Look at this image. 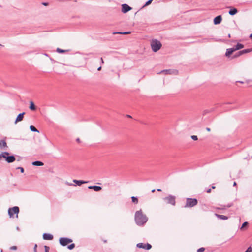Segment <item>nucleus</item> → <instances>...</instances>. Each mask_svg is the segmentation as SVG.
I'll list each match as a JSON object with an SVG mask.
<instances>
[{"instance_id":"nucleus-1","label":"nucleus","mask_w":252,"mask_h":252,"mask_svg":"<svg viewBox=\"0 0 252 252\" xmlns=\"http://www.w3.org/2000/svg\"><path fill=\"white\" fill-rule=\"evenodd\" d=\"M135 220L138 225H143L147 221V217L142 214L141 210L135 213Z\"/></svg>"},{"instance_id":"nucleus-2","label":"nucleus","mask_w":252,"mask_h":252,"mask_svg":"<svg viewBox=\"0 0 252 252\" xmlns=\"http://www.w3.org/2000/svg\"><path fill=\"white\" fill-rule=\"evenodd\" d=\"M151 46L152 50L156 52L158 51L161 47V44L160 41L157 39L153 40L151 42Z\"/></svg>"},{"instance_id":"nucleus-3","label":"nucleus","mask_w":252,"mask_h":252,"mask_svg":"<svg viewBox=\"0 0 252 252\" xmlns=\"http://www.w3.org/2000/svg\"><path fill=\"white\" fill-rule=\"evenodd\" d=\"M197 204V200L195 198H187L186 203L185 206V208L192 207Z\"/></svg>"},{"instance_id":"nucleus-4","label":"nucleus","mask_w":252,"mask_h":252,"mask_svg":"<svg viewBox=\"0 0 252 252\" xmlns=\"http://www.w3.org/2000/svg\"><path fill=\"white\" fill-rule=\"evenodd\" d=\"M60 243L61 245L65 246L68 244L72 242V240L67 238H61L59 240Z\"/></svg>"},{"instance_id":"nucleus-5","label":"nucleus","mask_w":252,"mask_h":252,"mask_svg":"<svg viewBox=\"0 0 252 252\" xmlns=\"http://www.w3.org/2000/svg\"><path fill=\"white\" fill-rule=\"evenodd\" d=\"M164 200L167 202V203L175 205V198L172 196H169L164 198Z\"/></svg>"},{"instance_id":"nucleus-6","label":"nucleus","mask_w":252,"mask_h":252,"mask_svg":"<svg viewBox=\"0 0 252 252\" xmlns=\"http://www.w3.org/2000/svg\"><path fill=\"white\" fill-rule=\"evenodd\" d=\"M137 247L139 248H143L146 250H149L151 248L152 246L150 244L147 243V244H144V243H138L137 244Z\"/></svg>"},{"instance_id":"nucleus-7","label":"nucleus","mask_w":252,"mask_h":252,"mask_svg":"<svg viewBox=\"0 0 252 252\" xmlns=\"http://www.w3.org/2000/svg\"><path fill=\"white\" fill-rule=\"evenodd\" d=\"M131 9V7L129 6L126 4H124L122 5V11L124 13H126L128 11L130 10Z\"/></svg>"},{"instance_id":"nucleus-8","label":"nucleus","mask_w":252,"mask_h":252,"mask_svg":"<svg viewBox=\"0 0 252 252\" xmlns=\"http://www.w3.org/2000/svg\"><path fill=\"white\" fill-rule=\"evenodd\" d=\"M15 214H16V206L9 209L8 215L10 218L13 217Z\"/></svg>"},{"instance_id":"nucleus-9","label":"nucleus","mask_w":252,"mask_h":252,"mask_svg":"<svg viewBox=\"0 0 252 252\" xmlns=\"http://www.w3.org/2000/svg\"><path fill=\"white\" fill-rule=\"evenodd\" d=\"M221 20H222L221 16L220 15H219V16L216 17L214 19V23L216 25L219 24L221 22Z\"/></svg>"},{"instance_id":"nucleus-10","label":"nucleus","mask_w":252,"mask_h":252,"mask_svg":"<svg viewBox=\"0 0 252 252\" xmlns=\"http://www.w3.org/2000/svg\"><path fill=\"white\" fill-rule=\"evenodd\" d=\"M43 238L45 240H51L53 238L52 235L49 233H44L43 235Z\"/></svg>"},{"instance_id":"nucleus-11","label":"nucleus","mask_w":252,"mask_h":252,"mask_svg":"<svg viewBox=\"0 0 252 252\" xmlns=\"http://www.w3.org/2000/svg\"><path fill=\"white\" fill-rule=\"evenodd\" d=\"M89 189H93L95 191H99L102 189V188L100 186H91L88 187Z\"/></svg>"},{"instance_id":"nucleus-12","label":"nucleus","mask_w":252,"mask_h":252,"mask_svg":"<svg viewBox=\"0 0 252 252\" xmlns=\"http://www.w3.org/2000/svg\"><path fill=\"white\" fill-rule=\"evenodd\" d=\"M15 160V157L13 156H8L6 158V161L8 163L14 162Z\"/></svg>"},{"instance_id":"nucleus-13","label":"nucleus","mask_w":252,"mask_h":252,"mask_svg":"<svg viewBox=\"0 0 252 252\" xmlns=\"http://www.w3.org/2000/svg\"><path fill=\"white\" fill-rule=\"evenodd\" d=\"M252 51V48L250 49H244L239 52V55H243Z\"/></svg>"},{"instance_id":"nucleus-14","label":"nucleus","mask_w":252,"mask_h":252,"mask_svg":"<svg viewBox=\"0 0 252 252\" xmlns=\"http://www.w3.org/2000/svg\"><path fill=\"white\" fill-rule=\"evenodd\" d=\"M73 182L74 183H75V184H76L78 186H80V185H81L83 184H85V183H87V181H82V180H75V179L73 180Z\"/></svg>"},{"instance_id":"nucleus-15","label":"nucleus","mask_w":252,"mask_h":252,"mask_svg":"<svg viewBox=\"0 0 252 252\" xmlns=\"http://www.w3.org/2000/svg\"><path fill=\"white\" fill-rule=\"evenodd\" d=\"M7 147V144L5 140H2L0 141V148L3 149Z\"/></svg>"},{"instance_id":"nucleus-16","label":"nucleus","mask_w":252,"mask_h":252,"mask_svg":"<svg viewBox=\"0 0 252 252\" xmlns=\"http://www.w3.org/2000/svg\"><path fill=\"white\" fill-rule=\"evenodd\" d=\"M9 153L7 152H4L0 154V160L1 159V158H5L6 159V158L8 156Z\"/></svg>"},{"instance_id":"nucleus-17","label":"nucleus","mask_w":252,"mask_h":252,"mask_svg":"<svg viewBox=\"0 0 252 252\" xmlns=\"http://www.w3.org/2000/svg\"><path fill=\"white\" fill-rule=\"evenodd\" d=\"M24 114H25V113L23 112V113L19 114L17 116V122L21 121L23 120Z\"/></svg>"},{"instance_id":"nucleus-18","label":"nucleus","mask_w":252,"mask_h":252,"mask_svg":"<svg viewBox=\"0 0 252 252\" xmlns=\"http://www.w3.org/2000/svg\"><path fill=\"white\" fill-rule=\"evenodd\" d=\"M216 216L219 219H221V220H227L228 219V217L226 216L222 215H219L217 214H215Z\"/></svg>"},{"instance_id":"nucleus-19","label":"nucleus","mask_w":252,"mask_h":252,"mask_svg":"<svg viewBox=\"0 0 252 252\" xmlns=\"http://www.w3.org/2000/svg\"><path fill=\"white\" fill-rule=\"evenodd\" d=\"M32 164L34 166H42L44 164L43 162L39 161H34Z\"/></svg>"},{"instance_id":"nucleus-20","label":"nucleus","mask_w":252,"mask_h":252,"mask_svg":"<svg viewBox=\"0 0 252 252\" xmlns=\"http://www.w3.org/2000/svg\"><path fill=\"white\" fill-rule=\"evenodd\" d=\"M237 13V10L236 8H233L229 11V14L231 15H234Z\"/></svg>"},{"instance_id":"nucleus-21","label":"nucleus","mask_w":252,"mask_h":252,"mask_svg":"<svg viewBox=\"0 0 252 252\" xmlns=\"http://www.w3.org/2000/svg\"><path fill=\"white\" fill-rule=\"evenodd\" d=\"M162 72H164L166 74H172V73H177V71L176 70L172 71L171 70H166L162 71Z\"/></svg>"},{"instance_id":"nucleus-22","label":"nucleus","mask_w":252,"mask_h":252,"mask_svg":"<svg viewBox=\"0 0 252 252\" xmlns=\"http://www.w3.org/2000/svg\"><path fill=\"white\" fill-rule=\"evenodd\" d=\"M29 108L32 110H35L36 109L35 106L33 102H30Z\"/></svg>"},{"instance_id":"nucleus-23","label":"nucleus","mask_w":252,"mask_h":252,"mask_svg":"<svg viewBox=\"0 0 252 252\" xmlns=\"http://www.w3.org/2000/svg\"><path fill=\"white\" fill-rule=\"evenodd\" d=\"M233 53L232 50L230 48L227 49L225 53L226 56L229 57Z\"/></svg>"},{"instance_id":"nucleus-24","label":"nucleus","mask_w":252,"mask_h":252,"mask_svg":"<svg viewBox=\"0 0 252 252\" xmlns=\"http://www.w3.org/2000/svg\"><path fill=\"white\" fill-rule=\"evenodd\" d=\"M244 47V45L241 43H238L235 46L236 49L238 50H240L242 49Z\"/></svg>"},{"instance_id":"nucleus-25","label":"nucleus","mask_w":252,"mask_h":252,"mask_svg":"<svg viewBox=\"0 0 252 252\" xmlns=\"http://www.w3.org/2000/svg\"><path fill=\"white\" fill-rule=\"evenodd\" d=\"M30 128L33 132H39V131L32 125L30 126Z\"/></svg>"},{"instance_id":"nucleus-26","label":"nucleus","mask_w":252,"mask_h":252,"mask_svg":"<svg viewBox=\"0 0 252 252\" xmlns=\"http://www.w3.org/2000/svg\"><path fill=\"white\" fill-rule=\"evenodd\" d=\"M131 33L130 32H114V34H128Z\"/></svg>"},{"instance_id":"nucleus-27","label":"nucleus","mask_w":252,"mask_h":252,"mask_svg":"<svg viewBox=\"0 0 252 252\" xmlns=\"http://www.w3.org/2000/svg\"><path fill=\"white\" fill-rule=\"evenodd\" d=\"M131 199H132V201L133 203H135V204L138 203V199H137L136 197H134V196H132V197H131Z\"/></svg>"},{"instance_id":"nucleus-28","label":"nucleus","mask_w":252,"mask_h":252,"mask_svg":"<svg viewBox=\"0 0 252 252\" xmlns=\"http://www.w3.org/2000/svg\"><path fill=\"white\" fill-rule=\"evenodd\" d=\"M248 225V223L247 222H245L243 223L241 227V229H243L244 227H245L246 226H247V225Z\"/></svg>"},{"instance_id":"nucleus-29","label":"nucleus","mask_w":252,"mask_h":252,"mask_svg":"<svg viewBox=\"0 0 252 252\" xmlns=\"http://www.w3.org/2000/svg\"><path fill=\"white\" fill-rule=\"evenodd\" d=\"M75 247L74 244H71L68 246V248L70 250L73 249Z\"/></svg>"},{"instance_id":"nucleus-30","label":"nucleus","mask_w":252,"mask_h":252,"mask_svg":"<svg viewBox=\"0 0 252 252\" xmlns=\"http://www.w3.org/2000/svg\"><path fill=\"white\" fill-rule=\"evenodd\" d=\"M153 0H148V1H147L146 2V3L145 4L144 6H148L149 5V4H150L152 2Z\"/></svg>"},{"instance_id":"nucleus-31","label":"nucleus","mask_w":252,"mask_h":252,"mask_svg":"<svg viewBox=\"0 0 252 252\" xmlns=\"http://www.w3.org/2000/svg\"><path fill=\"white\" fill-rule=\"evenodd\" d=\"M205 250L204 248H200L197 250V252H203Z\"/></svg>"},{"instance_id":"nucleus-32","label":"nucleus","mask_w":252,"mask_h":252,"mask_svg":"<svg viewBox=\"0 0 252 252\" xmlns=\"http://www.w3.org/2000/svg\"><path fill=\"white\" fill-rule=\"evenodd\" d=\"M57 51L59 53H64L65 52V51L63 50H62V49H61L60 48H57Z\"/></svg>"},{"instance_id":"nucleus-33","label":"nucleus","mask_w":252,"mask_h":252,"mask_svg":"<svg viewBox=\"0 0 252 252\" xmlns=\"http://www.w3.org/2000/svg\"><path fill=\"white\" fill-rule=\"evenodd\" d=\"M191 137L193 140H197L198 139V137L196 135H192Z\"/></svg>"},{"instance_id":"nucleus-34","label":"nucleus","mask_w":252,"mask_h":252,"mask_svg":"<svg viewBox=\"0 0 252 252\" xmlns=\"http://www.w3.org/2000/svg\"><path fill=\"white\" fill-rule=\"evenodd\" d=\"M245 252H252V248L249 247Z\"/></svg>"},{"instance_id":"nucleus-35","label":"nucleus","mask_w":252,"mask_h":252,"mask_svg":"<svg viewBox=\"0 0 252 252\" xmlns=\"http://www.w3.org/2000/svg\"><path fill=\"white\" fill-rule=\"evenodd\" d=\"M44 248L45 252H49V248L47 246H45Z\"/></svg>"},{"instance_id":"nucleus-36","label":"nucleus","mask_w":252,"mask_h":252,"mask_svg":"<svg viewBox=\"0 0 252 252\" xmlns=\"http://www.w3.org/2000/svg\"><path fill=\"white\" fill-rule=\"evenodd\" d=\"M18 169H20L22 173L24 172V169L22 167H18Z\"/></svg>"},{"instance_id":"nucleus-37","label":"nucleus","mask_w":252,"mask_h":252,"mask_svg":"<svg viewBox=\"0 0 252 252\" xmlns=\"http://www.w3.org/2000/svg\"><path fill=\"white\" fill-rule=\"evenodd\" d=\"M232 50V51L234 52V51L237 50L235 47L230 48Z\"/></svg>"},{"instance_id":"nucleus-38","label":"nucleus","mask_w":252,"mask_h":252,"mask_svg":"<svg viewBox=\"0 0 252 252\" xmlns=\"http://www.w3.org/2000/svg\"><path fill=\"white\" fill-rule=\"evenodd\" d=\"M37 247V245L35 244V246H34V252H37V250H36Z\"/></svg>"},{"instance_id":"nucleus-39","label":"nucleus","mask_w":252,"mask_h":252,"mask_svg":"<svg viewBox=\"0 0 252 252\" xmlns=\"http://www.w3.org/2000/svg\"><path fill=\"white\" fill-rule=\"evenodd\" d=\"M241 55H239V52L238 53H237V54H236L234 56V57H238L240 56H241Z\"/></svg>"},{"instance_id":"nucleus-40","label":"nucleus","mask_w":252,"mask_h":252,"mask_svg":"<svg viewBox=\"0 0 252 252\" xmlns=\"http://www.w3.org/2000/svg\"><path fill=\"white\" fill-rule=\"evenodd\" d=\"M19 212V208L18 207H17V218L18 217V214Z\"/></svg>"},{"instance_id":"nucleus-41","label":"nucleus","mask_w":252,"mask_h":252,"mask_svg":"<svg viewBox=\"0 0 252 252\" xmlns=\"http://www.w3.org/2000/svg\"><path fill=\"white\" fill-rule=\"evenodd\" d=\"M211 191V189H208L207 190L206 192L208 193H210Z\"/></svg>"},{"instance_id":"nucleus-42","label":"nucleus","mask_w":252,"mask_h":252,"mask_svg":"<svg viewBox=\"0 0 252 252\" xmlns=\"http://www.w3.org/2000/svg\"><path fill=\"white\" fill-rule=\"evenodd\" d=\"M76 141H77V142H78V143H80V139H79V138H77V139H76Z\"/></svg>"},{"instance_id":"nucleus-43","label":"nucleus","mask_w":252,"mask_h":252,"mask_svg":"<svg viewBox=\"0 0 252 252\" xmlns=\"http://www.w3.org/2000/svg\"><path fill=\"white\" fill-rule=\"evenodd\" d=\"M11 249H16V247L15 246H13L11 248Z\"/></svg>"},{"instance_id":"nucleus-44","label":"nucleus","mask_w":252,"mask_h":252,"mask_svg":"<svg viewBox=\"0 0 252 252\" xmlns=\"http://www.w3.org/2000/svg\"><path fill=\"white\" fill-rule=\"evenodd\" d=\"M101 61L102 63H104V61H103L102 58H101Z\"/></svg>"},{"instance_id":"nucleus-45","label":"nucleus","mask_w":252,"mask_h":252,"mask_svg":"<svg viewBox=\"0 0 252 252\" xmlns=\"http://www.w3.org/2000/svg\"><path fill=\"white\" fill-rule=\"evenodd\" d=\"M206 130H207V131H210V130H211V129H210V128H206Z\"/></svg>"},{"instance_id":"nucleus-46","label":"nucleus","mask_w":252,"mask_h":252,"mask_svg":"<svg viewBox=\"0 0 252 252\" xmlns=\"http://www.w3.org/2000/svg\"><path fill=\"white\" fill-rule=\"evenodd\" d=\"M101 69V66H100L99 67H98V69H97V70H98V71H100Z\"/></svg>"},{"instance_id":"nucleus-47","label":"nucleus","mask_w":252,"mask_h":252,"mask_svg":"<svg viewBox=\"0 0 252 252\" xmlns=\"http://www.w3.org/2000/svg\"><path fill=\"white\" fill-rule=\"evenodd\" d=\"M212 188L213 189H214L215 188V186H212Z\"/></svg>"},{"instance_id":"nucleus-48","label":"nucleus","mask_w":252,"mask_h":252,"mask_svg":"<svg viewBox=\"0 0 252 252\" xmlns=\"http://www.w3.org/2000/svg\"><path fill=\"white\" fill-rule=\"evenodd\" d=\"M232 206V204H230L229 205L227 206V207H230Z\"/></svg>"},{"instance_id":"nucleus-49","label":"nucleus","mask_w":252,"mask_h":252,"mask_svg":"<svg viewBox=\"0 0 252 252\" xmlns=\"http://www.w3.org/2000/svg\"><path fill=\"white\" fill-rule=\"evenodd\" d=\"M233 185H234V186L236 185V182H234V183H233Z\"/></svg>"},{"instance_id":"nucleus-50","label":"nucleus","mask_w":252,"mask_h":252,"mask_svg":"<svg viewBox=\"0 0 252 252\" xmlns=\"http://www.w3.org/2000/svg\"><path fill=\"white\" fill-rule=\"evenodd\" d=\"M238 82H240V83H244V82H242V81H238Z\"/></svg>"},{"instance_id":"nucleus-51","label":"nucleus","mask_w":252,"mask_h":252,"mask_svg":"<svg viewBox=\"0 0 252 252\" xmlns=\"http://www.w3.org/2000/svg\"><path fill=\"white\" fill-rule=\"evenodd\" d=\"M157 190H158V191H161V189H157Z\"/></svg>"},{"instance_id":"nucleus-52","label":"nucleus","mask_w":252,"mask_h":252,"mask_svg":"<svg viewBox=\"0 0 252 252\" xmlns=\"http://www.w3.org/2000/svg\"><path fill=\"white\" fill-rule=\"evenodd\" d=\"M43 4H44V5H47V3H43Z\"/></svg>"},{"instance_id":"nucleus-53","label":"nucleus","mask_w":252,"mask_h":252,"mask_svg":"<svg viewBox=\"0 0 252 252\" xmlns=\"http://www.w3.org/2000/svg\"><path fill=\"white\" fill-rule=\"evenodd\" d=\"M155 189H153V190L152 191V192H155Z\"/></svg>"},{"instance_id":"nucleus-54","label":"nucleus","mask_w":252,"mask_h":252,"mask_svg":"<svg viewBox=\"0 0 252 252\" xmlns=\"http://www.w3.org/2000/svg\"><path fill=\"white\" fill-rule=\"evenodd\" d=\"M250 37L252 38V33L250 35Z\"/></svg>"}]
</instances>
